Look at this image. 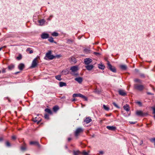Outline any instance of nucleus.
<instances>
[{"instance_id":"f257e3e1","label":"nucleus","mask_w":155,"mask_h":155,"mask_svg":"<svg viewBox=\"0 0 155 155\" xmlns=\"http://www.w3.org/2000/svg\"><path fill=\"white\" fill-rule=\"evenodd\" d=\"M79 69L78 67L77 66H72L70 68V70L71 71L70 74L74 76H78V74L77 72Z\"/></svg>"},{"instance_id":"f03ea898","label":"nucleus","mask_w":155,"mask_h":155,"mask_svg":"<svg viewBox=\"0 0 155 155\" xmlns=\"http://www.w3.org/2000/svg\"><path fill=\"white\" fill-rule=\"evenodd\" d=\"M134 86L136 89L140 91H143L144 88V86L142 84H135Z\"/></svg>"},{"instance_id":"7ed1b4c3","label":"nucleus","mask_w":155,"mask_h":155,"mask_svg":"<svg viewBox=\"0 0 155 155\" xmlns=\"http://www.w3.org/2000/svg\"><path fill=\"white\" fill-rule=\"evenodd\" d=\"M73 97H81L85 101H87L88 100L87 98L85 96L81 94H74L72 96Z\"/></svg>"},{"instance_id":"20e7f679","label":"nucleus","mask_w":155,"mask_h":155,"mask_svg":"<svg viewBox=\"0 0 155 155\" xmlns=\"http://www.w3.org/2000/svg\"><path fill=\"white\" fill-rule=\"evenodd\" d=\"M51 51H49L46 54V57L49 60H52L55 58V57L51 54Z\"/></svg>"},{"instance_id":"39448f33","label":"nucleus","mask_w":155,"mask_h":155,"mask_svg":"<svg viewBox=\"0 0 155 155\" xmlns=\"http://www.w3.org/2000/svg\"><path fill=\"white\" fill-rule=\"evenodd\" d=\"M107 65L108 66V68L111 71L114 72H116V69L115 67L112 66V65L110 64V62L108 61H107Z\"/></svg>"},{"instance_id":"423d86ee","label":"nucleus","mask_w":155,"mask_h":155,"mask_svg":"<svg viewBox=\"0 0 155 155\" xmlns=\"http://www.w3.org/2000/svg\"><path fill=\"white\" fill-rule=\"evenodd\" d=\"M83 131V130L82 128L81 127H79L76 130L74 134L76 137H77L79 135V134Z\"/></svg>"},{"instance_id":"0eeeda50","label":"nucleus","mask_w":155,"mask_h":155,"mask_svg":"<svg viewBox=\"0 0 155 155\" xmlns=\"http://www.w3.org/2000/svg\"><path fill=\"white\" fill-rule=\"evenodd\" d=\"M92 61V60L89 58H87L84 59V62L85 64L88 65Z\"/></svg>"},{"instance_id":"6e6552de","label":"nucleus","mask_w":155,"mask_h":155,"mask_svg":"<svg viewBox=\"0 0 155 155\" xmlns=\"http://www.w3.org/2000/svg\"><path fill=\"white\" fill-rule=\"evenodd\" d=\"M37 57L35 58L33 60L32 64L31 65V67L32 68H34L37 65Z\"/></svg>"},{"instance_id":"1a4fd4ad","label":"nucleus","mask_w":155,"mask_h":155,"mask_svg":"<svg viewBox=\"0 0 155 155\" xmlns=\"http://www.w3.org/2000/svg\"><path fill=\"white\" fill-rule=\"evenodd\" d=\"M49 34L45 33H43L41 35V37L43 39H47L49 37Z\"/></svg>"},{"instance_id":"9d476101","label":"nucleus","mask_w":155,"mask_h":155,"mask_svg":"<svg viewBox=\"0 0 155 155\" xmlns=\"http://www.w3.org/2000/svg\"><path fill=\"white\" fill-rule=\"evenodd\" d=\"M118 93L120 95L122 96H125L127 95V93L126 92L122 90H120L118 91Z\"/></svg>"},{"instance_id":"9b49d317","label":"nucleus","mask_w":155,"mask_h":155,"mask_svg":"<svg viewBox=\"0 0 155 155\" xmlns=\"http://www.w3.org/2000/svg\"><path fill=\"white\" fill-rule=\"evenodd\" d=\"M75 81L78 82L79 83L81 84L83 81V78L81 77H78L74 79Z\"/></svg>"},{"instance_id":"f8f14e48","label":"nucleus","mask_w":155,"mask_h":155,"mask_svg":"<svg viewBox=\"0 0 155 155\" xmlns=\"http://www.w3.org/2000/svg\"><path fill=\"white\" fill-rule=\"evenodd\" d=\"M106 128L111 130H114L116 129V127L113 126H107Z\"/></svg>"},{"instance_id":"ddd939ff","label":"nucleus","mask_w":155,"mask_h":155,"mask_svg":"<svg viewBox=\"0 0 155 155\" xmlns=\"http://www.w3.org/2000/svg\"><path fill=\"white\" fill-rule=\"evenodd\" d=\"M94 66L92 65H88L85 66V68L86 69L90 71L93 68Z\"/></svg>"},{"instance_id":"4468645a","label":"nucleus","mask_w":155,"mask_h":155,"mask_svg":"<svg viewBox=\"0 0 155 155\" xmlns=\"http://www.w3.org/2000/svg\"><path fill=\"white\" fill-rule=\"evenodd\" d=\"M30 145H37L39 147L40 144L39 143L36 141H31L30 142Z\"/></svg>"},{"instance_id":"2eb2a0df","label":"nucleus","mask_w":155,"mask_h":155,"mask_svg":"<svg viewBox=\"0 0 155 155\" xmlns=\"http://www.w3.org/2000/svg\"><path fill=\"white\" fill-rule=\"evenodd\" d=\"M25 67V65L21 63L18 66V69L21 71Z\"/></svg>"},{"instance_id":"dca6fc26","label":"nucleus","mask_w":155,"mask_h":155,"mask_svg":"<svg viewBox=\"0 0 155 155\" xmlns=\"http://www.w3.org/2000/svg\"><path fill=\"white\" fill-rule=\"evenodd\" d=\"M92 120L90 117H87L84 120V121L85 122L86 124L89 123Z\"/></svg>"},{"instance_id":"f3484780","label":"nucleus","mask_w":155,"mask_h":155,"mask_svg":"<svg viewBox=\"0 0 155 155\" xmlns=\"http://www.w3.org/2000/svg\"><path fill=\"white\" fill-rule=\"evenodd\" d=\"M136 114L139 116H143L144 115L143 112L140 110H137L136 111Z\"/></svg>"},{"instance_id":"a211bd4d","label":"nucleus","mask_w":155,"mask_h":155,"mask_svg":"<svg viewBox=\"0 0 155 155\" xmlns=\"http://www.w3.org/2000/svg\"><path fill=\"white\" fill-rule=\"evenodd\" d=\"M41 118H37V117H35L33 119V121L35 122H37V123L38 124L41 121Z\"/></svg>"},{"instance_id":"6ab92c4d","label":"nucleus","mask_w":155,"mask_h":155,"mask_svg":"<svg viewBox=\"0 0 155 155\" xmlns=\"http://www.w3.org/2000/svg\"><path fill=\"white\" fill-rule=\"evenodd\" d=\"M124 109L127 111H128L130 110V107L128 105L126 104L124 106Z\"/></svg>"},{"instance_id":"aec40b11","label":"nucleus","mask_w":155,"mask_h":155,"mask_svg":"<svg viewBox=\"0 0 155 155\" xmlns=\"http://www.w3.org/2000/svg\"><path fill=\"white\" fill-rule=\"evenodd\" d=\"M45 22V21L44 19H42L38 21V22L40 23V25H43Z\"/></svg>"},{"instance_id":"412c9836","label":"nucleus","mask_w":155,"mask_h":155,"mask_svg":"<svg viewBox=\"0 0 155 155\" xmlns=\"http://www.w3.org/2000/svg\"><path fill=\"white\" fill-rule=\"evenodd\" d=\"M59 85L60 87L66 86H67V84L65 83L62 82H60L59 83Z\"/></svg>"},{"instance_id":"4be33fe9","label":"nucleus","mask_w":155,"mask_h":155,"mask_svg":"<svg viewBox=\"0 0 155 155\" xmlns=\"http://www.w3.org/2000/svg\"><path fill=\"white\" fill-rule=\"evenodd\" d=\"M120 68L123 70H126L127 69V66L125 65H120Z\"/></svg>"},{"instance_id":"5701e85b","label":"nucleus","mask_w":155,"mask_h":155,"mask_svg":"<svg viewBox=\"0 0 155 155\" xmlns=\"http://www.w3.org/2000/svg\"><path fill=\"white\" fill-rule=\"evenodd\" d=\"M15 67V65L13 64H12L8 66V69L10 70H12Z\"/></svg>"},{"instance_id":"b1692460","label":"nucleus","mask_w":155,"mask_h":155,"mask_svg":"<svg viewBox=\"0 0 155 155\" xmlns=\"http://www.w3.org/2000/svg\"><path fill=\"white\" fill-rule=\"evenodd\" d=\"M62 73L64 75H67L69 74V71L67 69L63 70L62 71Z\"/></svg>"},{"instance_id":"393cba45","label":"nucleus","mask_w":155,"mask_h":155,"mask_svg":"<svg viewBox=\"0 0 155 155\" xmlns=\"http://www.w3.org/2000/svg\"><path fill=\"white\" fill-rule=\"evenodd\" d=\"M45 111L46 112L48 113L51 114H52V112L51 110L48 108H46L45 109Z\"/></svg>"},{"instance_id":"a878e982","label":"nucleus","mask_w":155,"mask_h":155,"mask_svg":"<svg viewBox=\"0 0 155 155\" xmlns=\"http://www.w3.org/2000/svg\"><path fill=\"white\" fill-rule=\"evenodd\" d=\"M59 109V107L57 106H54L53 108V110L54 112H56Z\"/></svg>"},{"instance_id":"bb28decb","label":"nucleus","mask_w":155,"mask_h":155,"mask_svg":"<svg viewBox=\"0 0 155 155\" xmlns=\"http://www.w3.org/2000/svg\"><path fill=\"white\" fill-rule=\"evenodd\" d=\"M134 81L135 82L139 83H142V81L139 79L136 78L134 79Z\"/></svg>"},{"instance_id":"cd10ccee","label":"nucleus","mask_w":155,"mask_h":155,"mask_svg":"<svg viewBox=\"0 0 155 155\" xmlns=\"http://www.w3.org/2000/svg\"><path fill=\"white\" fill-rule=\"evenodd\" d=\"M55 78L56 79L59 81H60L62 80V78H61V75H60L56 76H55Z\"/></svg>"},{"instance_id":"c85d7f7f","label":"nucleus","mask_w":155,"mask_h":155,"mask_svg":"<svg viewBox=\"0 0 155 155\" xmlns=\"http://www.w3.org/2000/svg\"><path fill=\"white\" fill-rule=\"evenodd\" d=\"M98 68L100 69H104L105 68V66L103 64H99Z\"/></svg>"},{"instance_id":"c756f323","label":"nucleus","mask_w":155,"mask_h":155,"mask_svg":"<svg viewBox=\"0 0 155 155\" xmlns=\"http://www.w3.org/2000/svg\"><path fill=\"white\" fill-rule=\"evenodd\" d=\"M80 153V152L78 150L73 151L74 155H79Z\"/></svg>"},{"instance_id":"7c9ffc66","label":"nucleus","mask_w":155,"mask_h":155,"mask_svg":"<svg viewBox=\"0 0 155 155\" xmlns=\"http://www.w3.org/2000/svg\"><path fill=\"white\" fill-rule=\"evenodd\" d=\"M31 48H27V49L26 50V51H29V53L30 54H31L33 52V51L32 50H31Z\"/></svg>"},{"instance_id":"2f4dec72","label":"nucleus","mask_w":155,"mask_h":155,"mask_svg":"<svg viewBox=\"0 0 155 155\" xmlns=\"http://www.w3.org/2000/svg\"><path fill=\"white\" fill-rule=\"evenodd\" d=\"M103 107L104 109L108 111L109 110V108L105 105H103Z\"/></svg>"},{"instance_id":"473e14b6","label":"nucleus","mask_w":155,"mask_h":155,"mask_svg":"<svg viewBox=\"0 0 155 155\" xmlns=\"http://www.w3.org/2000/svg\"><path fill=\"white\" fill-rule=\"evenodd\" d=\"M152 108L153 110V114H154V115L153 116V117L155 120V107H152Z\"/></svg>"},{"instance_id":"72a5a7b5","label":"nucleus","mask_w":155,"mask_h":155,"mask_svg":"<svg viewBox=\"0 0 155 155\" xmlns=\"http://www.w3.org/2000/svg\"><path fill=\"white\" fill-rule=\"evenodd\" d=\"M52 35L53 36H58V34L57 32H54L52 33Z\"/></svg>"},{"instance_id":"f704fd0d","label":"nucleus","mask_w":155,"mask_h":155,"mask_svg":"<svg viewBox=\"0 0 155 155\" xmlns=\"http://www.w3.org/2000/svg\"><path fill=\"white\" fill-rule=\"evenodd\" d=\"M48 40L51 42H53L54 41L53 38L52 37L50 38Z\"/></svg>"},{"instance_id":"c9c22d12","label":"nucleus","mask_w":155,"mask_h":155,"mask_svg":"<svg viewBox=\"0 0 155 155\" xmlns=\"http://www.w3.org/2000/svg\"><path fill=\"white\" fill-rule=\"evenodd\" d=\"M5 144L6 146L7 147H10L11 146V144L8 141H7L6 142Z\"/></svg>"},{"instance_id":"e433bc0d","label":"nucleus","mask_w":155,"mask_h":155,"mask_svg":"<svg viewBox=\"0 0 155 155\" xmlns=\"http://www.w3.org/2000/svg\"><path fill=\"white\" fill-rule=\"evenodd\" d=\"M22 58V56L21 54H20L17 57V58L18 60H20Z\"/></svg>"},{"instance_id":"4c0bfd02","label":"nucleus","mask_w":155,"mask_h":155,"mask_svg":"<svg viewBox=\"0 0 155 155\" xmlns=\"http://www.w3.org/2000/svg\"><path fill=\"white\" fill-rule=\"evenodd\" d=\"M81 153L83 155H88V153L85 151H83Z\"/></svg>"},{"instance_id":"58836bf2","label":"nucleus","mask_w":155,"mask_h":155,"mask_svg":"<svg viewBox=\"0 0 155 155\" xmlns=\"http://www.w3.org/2000/svg\"><path fill=\"white\" fill-rule=\"evenodd\" d=\"M45 118L46 119H48L49 117V116L47 114H45L44 116Z\"/></svg>"},{"instance_id":"ea45409f","label":"nucleus","mask_w":155,"mask_h":155,"mask_svg":"<svg viewBox=\"0 0 155 155\" xmlns=\"http://www.w3.org/2000/svg\"><path fill=\"white\" fill-rule=\"evenodd\" d=\"M113 104L116 107H117L118 108H120V107L117 105V104L113 102Z\"/></svg>"},{"instance_id":"a19ab883","label":"nucleus","mask_w":155,"mask_h":155,"mask_svg":"<svg viewBox=\"0 0 155 155\" xmlns=\"http://www.w3.org/2000/svg\"><path fill=\"white\" fill-rule=\"evenodd\" d=\"M21 150H22L24 151L26 149V147L25 146H22L21 148Z\"/></svg>"},{"instance_id":"79ce46f5","label":"nucleus","mask_w":155,"mask_h":155,"mask_svg":"<svg viewBox=\"0 0 155 155\" xmlns=\"http://www.w3.org/2000/svg\"><path fill=\"white\" fill-rule=\"evenodd\" d=\"M137 103L140 106H141L142 105V103L140 101L137 102Z\"/></svg>"},{"instance_id":"37998d69","label":"nucleus","mask_w":155,"mask_h":155,"mask_svg":"<svg viewBox=\"0 0 155 155\" xmlns=\"http://www.w3.org/2000/svg\"><path fill=\"white\" fill-rule=\"evenodd\" d=\"M12 138L13 140H15L16 138V137L15 135H13L12 136Z\"/></svg>"},{"instance_id":"c03bdc74","label":"nucleus","mask_w":155,"mask_h":155,"mask_svg":"<svg viewBox=\"0 0 155 155\" xmlns=\"http://www.w3.org/2000/svg\"><path fill=\"white\" fill-rule=\"evenodd\" d=\"M150 140L151 142H155V138H152L150 139Z\"/></svg>"},{"instance_id":"a18cd8bd","label":"nucleus","mask_w":155,"mask_h":155,"mask_svg":"<svg viewBox=\"0 0 155 155\" xmlns=\"http://www.w3.org/2000/svg\"><path fill=\"white\" fill-rule=\"evenodd\" d=\"M94 54L96 55H100V54L99 53L96 52H94Z\"/></svg>"},{"instance_id":"49530a36","label":"nucleus","mask_w":155,"mask_h":155,"mask_svg":"<svg viewBox=\"0 0 155 155\" xmlns=\"http://www.w3.org/2000/svg\"><path fill=\"white\" fill-rule=\"evenodd\" d=\"M6 72L5 71V68H3L2 70V72L3 73H5Z\"/></svg>"},{"instance_id":"de8ad7c7","label":"nucleus","mask_w":155,"mask_h":155,"mask_svg":"<svg viewBox=\"0 0 155 155\" xmlns=\"http://www.w3.org/2000/svg\"><path fill=\"white\" fill-rule=\"evenodd\" d=\"M147 94L150 95H153V94H152V93H151L150 92H147Z\"/></svg>"},{"instance_id":"09e8293b","label":"nucleus","mask_w":155,"mask_h":155,"mask_svg":"<svg viewBox=\"0 0 155 155\" xmlns=\"http://www.w3.org/2000/svg\"><path fill=\"white\" fill-rule=\"evenodd\" d=\"M130 124H134L136 123V122H132V121H130Z\"/></svg>"},{"instance_id":"8fccbe9b","label":"nucleus","mask_w":155,"mask_h":155,"mask_svg":"<svg viewBox=\"0 0 155 155\" xmlns=\"http://www.w3.org/2000/svg\"><path fill=\"white\" fill-rule=\"evenodd\" d=\"M55 56V57H57V58H59L60 57H61V56L60 54H59V55H57L56 56Z\"/></svg>"},{"instance_id":"3c124183","label":"nucleus","mask_w":155,"mask_h":155,"mask_svg":"<svg viewBox=\"0 0 155 155\" xmlns=\"http://www.w3.org/2000/svg\"><path fill=\"white\" fill-rule=\"evenodd\" d=\"M140 76L141 77H143V78H144L145 77V75H144L143 74H140Z\"/></svg>"},{"instance_id":"603ef678","label":"nucleus","mask_w":155,"mask_h":155,"mask_svg":"<svg viewBox=\"0 0 155 155\" xmlns=\"http://www.w3.org/2000/svg\"><path fill=\"white\" fill-rule=\"evenodd\" d=\"M6 47V46H4L0 48V51H1L3 48H5Z\"/></svg>"},{"instance_id":"864d4df0","label":"nucleus","mask_w":155,"mask_h":155,"mask_svg":"<svg viewBox=\"0 0 155 155\" xmlns=\"http://www.w3.org/2000/svg\"><path fill=\"white\" fill-rule=\"evenodd\" d=\"M5 98L7 99L9 102H10L11 101L10 100L9 97H7L6 98Z\"/></svg>"},{"instance_id":"5fc2aeb1","label":"nucleus","mask_w":155,"mask_h":155,"mask_svg":"<svg viewBox=\"0 0 155 155\" xmlns=\"http://www.w3.org/2000/svg\"><path fill=\"white\" fill-rule=\"evenodd\" d=\"M3 140V137H0V141H2Z\"/></svg>"},{"instance_id":"6e6d98bb","label":"nucleus","mask_w":155,"mask_h":155,"mask_svg":"<svg viewBox=\"0 0 155 155\" xmlns=\"http://www.w3.org/2000/svg\"><path fill=\"white\" fill-rule=\"evenodd\" d=\"M99 153L101 154H103L104 153V152L102 151H99Z\"/></svg>"},{"instance_id":"4d7b16f0","label":"nucleus","mask_w":155,"mask_h":155,"mask_svg":"<svg viewBox=\"0 0 155 155\" xmlns=\"http://www.w3.org/2000/svg\"><path fill=\"white\" fill-rule=\"evenodd\" d=\"M71 138H68V141H70L71 140Z\"/></svg>"},{"instance_id":"13d9d810","label":"nucleus","mask_w":155,"mask_h":155,"mask_svg":"<svg viewBox=\"0 0 155 155\" xmlns=\"http://www.w3.org/2000/svg\"><path fill=\"white\" fill-rule=\"evenodd\" d=\"M110 115H108L107 114H106L105 115V116L107 117H109V116H110Z\"/></svg>"},{"instance_id":"bf43d9fd","label":"nucleus","mask_w":155,"mask_h":155,"mask_svg":"<svg viewBox=\"0 0 155 155\" xmlns=\"http://www.w3.org/2000/svg\"><path fill=\"white\" fill-rule=\"evenodd\" d=\"M143 143V141L142 140H141L140 142V144L141 145Z\"/></svg>"},{"instance_id":"052dcab7","label":"nucleus","mask_w":155,"mask_h":155,"mask_svg":"<svg viewBox=\"0 0 155 155\" xmlns=\"http://www.w3.org/2000/svg\"><path fill=\"white\" fill-rule=\"evenodd\" d=\"M75 100H75V98H74L73 99L72 101H74Z\"/></svg>"},{"instance_id":"680f3d73","label":"nucleus","mask_w":155,"mask_h":155,"mask_svg":"<svg viewBox=\"0 0 155 155\" xmlns=\"http://www.w3.org/2000/svg\"><path fill=\"white\" fill-rule=\"evenodd\" d=\"M65 148H66V149H67L68 148V147H67V145H66L65 146Z\"/></svg>"},{"instance_id":"e2e57ef3","label":"nucleus","mask_w":155,"mask_h":155,"mask_svg":"<svg viewBox=\"0 0 155 155\" xmlns=\"http://www.w3.org/2000/svg\"><path fill=\"white\" fill-rule=\"evenodd\" d=\"M89 152H90V151H88V152H87V153H88Z\"/></svg>"},{"instance_id":"0e129e2a","label":"nucleus","mask_w":155,"mask_h":155,"mask_svg":"<svg viewBox=\"0 0 155 155\" xmlns=\"http://www.w3.org/2000/svg\"><path fill=\"white\" fill-rule=\"evenodd\" d=\"M98 43V42H97L96 43V44H97Z\"/></svg>"},{"instance_id":"69168bd1","label":"nucleus","mask_w":155,"mask_h":155,"mask_svg":"<svg viewBox=\"0 0 155 155\" xmlns=\"http://www.w3.org/2000/svg\"><path fill=\"white\" fill-rule=\"evenodd\" d=\"M1 71L0 70V73H1Z\"/></svg>"},{"instance_id":"338daca9","label":"nucleus","mask_w":155,"mask_h":155,"mask_svg":"<svg viewBox=\"0 0 155 155\" xmlns=\"http://www.w3.org/2000/svg\"><path fill=\"white\" fill-rule=\"evenodd\" d=\"M1 35V33H0V35Z\"/></svg>"}]
</instances>
